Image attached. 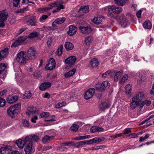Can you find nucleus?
<instances>
[{"label": "nucleus", "mask_w": 154, "mask_h": 154, "mask_svg": "<svg viewBox=\"0 0 154 154\" xmlns=\"http://www.w3.org/2000/svg\"><path fill=\"white\" fill-rule=\"evenodd\" d=\"M8 48H6L0 51V60L8 54Z\"/></svg>", "instance_id": "obj_22"}, {"label": "nucleus", "mask_w": 154, "mask_h": 154, "mask_svg": "<svg viewBox=\"0 0 154 154\" xmlns=\"http://www.w3.org/2000/svg\"><path fill=\"white\" fill-rule=\"evenodd\" d=\"M149 136V135L148 134H146L145 135L144 137H141L140 138V141L141 142L145 140L148 138Z\"/></svg>", "instance_id": "obj_53"}, {"label": "nucleus", "mask_w": 154, "mask_h": 154, "mask_svg": "<svg viewBox=\"0 0 154 154\" xmlns=\"http://www.w3.org/2000/svg\"><path fill=\"white\" fill-rule=\"evenodd\" d=\"M131 132V131L130 130V128H129L125 129L124 131V134H128Z\"/></svg>", "instance_id": "obj_59"}, {"label": "nucleus", "mask_w": 154, "mask_h": 154, "mask_svg": "<svg viewBox=\"0 0 154 154\" xmlns=\"http://www.w3.org/2000/svg\"><path fill=\"white\" fill-rule=\"evenodd\" d=\"M64 47L67 51L71 50L74 48L73 45L69 42H65L64 45Z\"/></svg>", "instance_id": "obj_27"}, {"label": "nucleus", "mask_w": 154, "mask_h": 154, "mask_svg": "<svg viewBox=\"0 0 154 154\" xmlns=\"http://www.w3.org/2000/svg\"><path fill=\"white\" fill-rule=\"evenodd\" d=\"M109 105L107 102H103L100 105V109L102 110H104L106 108L109 107Z\"/></svg>", "instance_id": "obj_32"}, {"label": "nucleus", "mask_w": 154, "mask_h": 154, "mask_svg": "<svg viewBox=\"0 0 154 154\" xmlns=\"http://www.w3.org/2000/svg\"><path fill=\"white\" fill-rule=\"evenodd\" d=\"M18 98V97L17 95L9 96L7 99V101L8 103H12L17 101Z\"/></svg>", "instance_id": "obj_20"}, {"label": "nucleus", "mask_w": 154, "mask_h": 154, "mask_svg": "<svg viewBox=\"0 0 154 154\" xmlns=\"http://www.w3.org/2000/svg\"><path fill=\"white\" fill-rule=\"evenodd\" d=\"M8 66L7 63H2L0 64V74L3 73Z\"/></svg>", "instance_id": "obj_34"}, {"label": "nucleus", "mask_w": 154, "mask_h": 154, "mask_svg": "<svg viewBox=\"0 0 154 154\" xmlns=\"http://www.w3.org/2000/svg\"><path fill=\"white\" fill-rule=\"evenodd\" d=\"M125 91L127 94H129L131 92V90L130 85H127L125 87Z\"/></svg>", "instance_id": "obj_41"}, {"label": "nucleus", "mask_w": 154, "mask_h": 154, "mask_svg": "<svg viewBox=\"0 0 154 154\" xmlns=\"http://www.w3.org/2000/svg\"><path fill=\"white\" fill-rule=\"evenodd\" d=\"M39 34V33L38 32H32L29 34L28 37L29 38L31 39L37 37Z\"/></svg>", "instance_id": "obj_40"}, {"label": "nucleus", "mask_w": 154, "mask_h": 154, "mask_svg": "<svg viewBox=\"0 0 154 154\" xmlns=\"http://www.w3.org/2000/svg\"><path fill=\"white\" fill-rule=\"evenodd\" d=\"M25 18H26V23L28 25L32 26H35L36 25V21L35 19L31 18L28 16L25 17Z\"/></svg>", "instance_id": "obj_14"}, {"label": "nucleus", "mask_w": 154, "mask_h": 154, "mask_svg": "<svg viewBox=\"0 0 154 154\" xmlns=\"http://www.w3.org/2000/svg\"><path fill=\"white\" fill-rule=\"evenodd\" d=\"M25 29H24V28L21 29L19 30V31H18V32L17 33V34L18 35H19L21 33H22L24 31H25Z\"/></svg>", "instance_id": "obj_64"}, {"label": "nucleus", "mask_w": 154, "mask_h": 154, "mask_svg": "<svg viewBox=\"0 0 154 154\" xmlns=\"http://www.w3.org/2000/svg\"><path fill=\"white\" fill-rule=\"evenodd\" d=\"M22 122H23V125L24 126L28 127L29 126V123L27 120H26V119L23 120Z\"/></svg>", "instance_id": "obj_55"}, {"label": "nucleus", "mask_w": 154, "mask_h": 154, "mask_svg": "<svg viewBox=\"0 0 154 154\" xmlns=\"http://www.w3.org/2000/svg\"><path fill=\"white\" fill-rule=\"evenodd\" d=\"M119 23L123 27H125L127 25L126 23L128 20L124 14L123 15H122V16L121 17L119 18Z\"/></svg>", "instance_id": "obj_21"}, {"label": "nucleus", "mask_w": 154, "mask_h": 154, "mask_svg": "<svg viewBox=\"0 0 154 154\" xmlns=\"http://www.w3.org/2000/svg\"><path fill=\"white\" fill-rule=\"evenodd\" d=\"M33 76H34V77H35L36 78H38L40 76V72L38 71V72H35L33 74Z\"/></svg>", "instance_id": "obj_58"}, {"label": "nucleus", "mask_w": 154, "mask_h": 154, "mask_svg": "<svg viewBox=\"0 0 154 154\" xmlns=\"http://www.w3.org/2000/svg\"><path fill=\"white\" fill-rule=\"evenodd\" d=\"M55 20L57 24H59L63 23L65 21L66 18L65 17H60L57 19Z\"/></svg>", "instance_id": "obj_38"}, {"label": "nucleus", "mask_w": 154, "mask_h": 154, "mask_svg": "<svg viewBox=\"0 0 154 154\" xmlns=\"http://www.w3.org/2000/svg\"><path fill=\"white\" fill-rule=\"evenodd\" d=\"M89 7L88 6H82L79 10L80 13H86L88 12Z\"/></svg>", "instance_id": "obj_31"}, {"label": "nucleus", "mask_w": 154, "mask_h": 154, "mask_svg": "<svg viewBox=\"0 0 154 154\" xmlns=\"http://www.w3.org/2000/svg\"><path fill=\"white\" fill-rule=\"evenodd\" d=\"M97 142L103 141L105 140V138L103 137H97Z\"/></svg>", "instance_id": "obj_60"}, {"label": "nucleus", "mask_w": 154, "mask_h": 154, "mask_svg": "<svg viewBox=\"0 0 154 154\" xmlns=\"http://www.w3.org/2000/svg\"><path fill=\"white\" fill-rule=\"evenodd\" d=\"M143 97V94L142 93L140 92L136 94V96L132 98V99L137 102V103H139L141 101Z\"/></svg>", "instance_id": "obj_18"}, {"label": "nucleus", "mask_w": 154, "mask_h": 154, "mask_svg": "<svg viewBox=\"0 0 154 154\" xmlns=\"http://www.w3.org/2000/svg\"><path fill=\"white\" fill-rule=\"evenodd\" d=\"M49 113L47 112H43L40 114L41 118L46 117L49 116Z\"/></svg>", "instance_id": "obj_49"}, {"label": "nucleus", "mask_w": 154, "mask_h": 154, "mask_svg": "<svg viewBox=\"0 0 154 154\" xmlns=\"http://www.w3.org/2000/svg\"><path fill=\"white\" fill-rule=\"evenodd\" d=\"M69 29L67 33L69 35H73L76 32L77 29L75 26L70 25L69 26Z\"/></svg>", "instance_id": "obj_17"}, {"label": "nucleus", "mask_w": 154, "mask_h": 154, "mask_svg": "<svg viewBox=\"0 0 154 154\" xmlns=\"http://www.w3.org/2000/svg\"><path fill=\"white\" fill-rule=\"evenodd\" d=\"M50 10L49 7L44 8H40L38 9V11L40 13H44L47 12Z\"/></svg>", "instance_id": "obj_43"}, {"label": "nucleus", "mask_w": 154, "mask_h": 154, "mask_svg": "<svg viewBox=\"0 0 154 154\" xmlns=\"http://www.w3.org/2000/svg\"><path fill=\"white\" fill-rule=\"evenodd\" d=\"M32 94L30 91H26L24 94V97L26 98H30L32 96Z\"/></svg>", "instance_id": "obj_44"}, {"label": "nucleus", "mask_w": 154, "mask_h": 154, "mask_svg": "<svg viewBox=\"0 0 154 154\" xmlns=\"http://www.w3.org/2000/svg\"><path fill=\"white\" fill-rule=\"evenodd\" d=\"M48 16L47 15H43L40 18L39 20L41 22H43L48 18Z\"/></svg>", "instance_id": "obj_48"}, {"label": "nucleus", "mask_w": 154, "mask_h": 154, "mask_svg": "<svg viewBox=\"0 0 154 154\" xmlns=\"http://www.w3.org/2000/svg\"><path fill=\"white\" fill-rule=\"evenodd\" d=\"M54 138L53 136L46 135L43 137L42 140V141L44 143H46L48 141L52 140Z\"/></svg>", "instance_id": "obj_29"}, {"label": "nucleus", "mask_w": 154, "mask_h": 154, "mask_svg": "<svg viewBox=\"0 0 154 154\" xmlns=\"http://www.w3.org/2000/svg\"><path fill=\"white\" fill-rule=\"evenodd\" d=\"M27 9V8H22L20 9H18L15 11V12L17 13H23L24 12V11L26 10Z\"/></svg>", "instance_id": "obj_54"}, {"label": "nucleus", "mask_w": 154, "mask_h": 154, "mask_svg": "<svg viewBox=\"0 0 154 154\" xmlns=\"http://www.w3.org/2000/svg\"><path fill=\"white\" fill-rule=\"evenodd\" d=\"M36 109L34 106H30L28 107L26 112V114L28 115L30 114H33L36 112Z\"/></svg>", "instance_id": "obj_24"}, {"label": "nucleus", "mask_w": 154, "mask_h": 154, "mask_svg": "<svg viewBox=\"0 0 154 154\" xmlns=\"http://www.w3.org/2000/svg\"><path fill=\"white\" fill-rule=\"evenodd\" d=\"M64 9V7L63 6V5H61L60 7H58L57 8V9L55 10H54L52 11V12L54 13L58 12L61 9Z\"/></svg>", "instance_id": "obj_46"}, {"label": "nucleus", "mask_w": 154, "mask_h": 154, "mask_svg": "<svg viewBox=\"0 0 154 154\" xmlns=\"http://www.w3.org/2000/svg\"><path fill=\"white\" fill-rule=\"evenodd\" d=\"M36 52L34 48H30L27 51L26 57L28 60L34 59L35 57Z\"/></svg>", "instance_id": "obj_6"}, {"label": "nucleus", "mask_w": 154, "mask_h": 154, "mask_svg": "<svg viewBox=\"0 0 154 154\" xmlns=\"http://www.w3.org/2000/svg\"><path fill=\"white\" fill-rule=\"evenodd\" d=\"M38 119V117L36 116H35L33 117L31 119V121L33 123H36V120Z\"/></svg>", "instance_id": "obj_62"}, {"label": "nucleus", "mask_w": 154, "mask_h": 154, "mask_svg": "<svg viewBox=\"0 0 154 154\" xmlns=\"http://www.w3.org/2000/svg\"><path fill=\"white\" fill-rule=\"evenodd\" d=\"M51 84L50 82H46L42 83L39 86V89L40 90L44 91L46 89L50 87Z\"/></svg>", "instance_id": "obj_19"}, {"label": "nucleus", "mask_w": 154, "mask_h": 154, "mask_svg": "<svg viewBox=\"0 0 154 154\" xmlns=\"http://www.w3.org/2000/svg\"><path fill=\"white\" fill-rule=\"evenodd\" d=\"M115 73V71L114 70H112L111 71H109V70H108L105 72L103 73L102 75V77L104 78H105L108 75H109L111 76L113 74V73Z\"/></svg>", "instance_id": "obj_35"}, {"label": "nucleus", "mask_w": 154, "mask_h": 154, "mask_svg": "<svg viewBox=\"0 0 154 154\" xmlns=\"http://www.w3.org/2000/svg\"><path fill=\"white\" fill-rule=\"evenodd\" d=\"M123 71L122 70L119 71L117 72H116L115 71V73H113L112 75L115 74V75L114 76V81L115 82H117L118 81V77L122 73Z\"/></svg>", "instance_id": "obj_37"}, {"label": "nucleus", "mask_w": 154, "mask_h": 154, "mask_svg": "<svg viewBox=\"0 0 154 154\" xmlns=\"http://www.w3.org/2000/svg\"><path fill=\"white\" fill-rule=\"evenodd\" d=\"M79 126L78 125L73 124L70 128V130L73 131H76L78 129Z\"/></svg>", "instance_id": "obj_39"}, {"label": "nucleus", "mask_w": 154, "mask_h": 154, "mask_svg": "<svg viewBox=\"0 0 154 154\" xmlns=\"http://www.w3.org/2000/svg\"><path fill=\"white\" fill-rule=\"evenodd\" d=\"M76 60V57L75 56H71L65 59V63H69L71 65H73Z\"/></svg>", "instance_id": "obj_15"}, {"label": "nucleus", "mask_w": 154, "mask_h": 154, "mask_svg": "<svg viewBox=\"0 0 154 154\" xmlns=\"http://www.w3.org/2000/svg\"><path fill=\"white\" fill-rule=\"evenodd\" d=\"M26 139L27 140L28 143L25 146L24 151L26 154H30L32 148V141L37 142L39 140L40 138L37 135L32 134L27 136Z\"/></svg>", "instance_id": "obj_1"}, {"label": "nucleus", "mask_w": 154, "mask_h": 154, "mask_svg": "<svg viewBox=\"0 0 154 154\" xmlns=\"http://www.w3.org/2000/svg\"><path fill=\"white\" fill-rule=\"evenodd\" d=\"M63 48V45H61L57 50L56 52V54L58 56H60L62 52Z\"/></svg>", "instance_id": "obj_42"}, {"label": "nucleus", "mask_w": 154, "mask_h": 154, "mask_svg": "<svg viewBox=\"0 0 154 154\" xmlns=\"http://www.w3.org/2000/svg\"><path fill=\"white\" fill-rule=\"evenodd\" d=\"M76 71V69L74 68L68 72L65 73L64 74L65 77L66 78H68L72 76L75 74Z\"/></svg>", "instance_id": "obj_25"}, {"label": "nucleus", "mask_w": 154, "mask_h": 154, "mask_svg": "<svg viewBox=\"0 0 154 154\" xmlns=\"http://www.w3.org/2000/svg\"><path fill=\"white\" fill-rule=\"evenodd\" d=\"M79 29L81 33L86 35L90 34L92 31V29L90 26H81L79 27Z\"/></svg>", "instance_id": "obj_8"}, {"label": "nucleus", "mask_w": 154, "mask_h": 154, "mask_svg": "<svg viewBox=\"0 0 154 154\" xmlns=\"http://www.w3.org/2000/svg\"><path fill=\"white\" fill-rule=\"evenodd\" d=\"M137 135L135 133H132L129 134L128 135L126 136V137H130L131 138H135L137 137Z\"/></svg>", "instance_id": "obj_57"}, {"label": "nucleus", "mask_w": 154, "mask_h": 154, "mask_svg": "<svg viewBox=\"0 0 154 154\" xmlns=\"http://www.w3.org/2000/svg\"><path fill=\"white\" fill-rule=\"evenodd\" d=\"M103 18L99 17H95L92 21L95 24H100L102 22Z\"/></svg>", "instance_id": "obj_26"}, {"label": "nucleus", "mask_w": 154, "mask_h": 154, "mask_svg": "<svg viewBox=\"0 0 154 154\" xmlns=\"http://www.w3.org/2000/svg\"><path fill=\"white\" fill-rule=\"evenodd\" d=\"M8 13L4 11H0V27L5 26V22L7 19Z\"/></svg>", "instance_id": "obj_7"}, {"label": "nucleus", "mask_w": 154, "mask_h": 154, "mask_svg": "<svg viewBox=\"0 0 154 154\" xmlns=\"http://www.w3.org/2000/svg\"><path fill=\"white\" fill-rule=\"evenodd\" d=\"M90 131L92 133H95L97 132V126H92L91 128L90 129Z\"/></svg>", "instance_id": "obj_51"}, {"label": "nucleus", "mask_w": 154, "mask_h": 154, "mask_svg": "<svg viewBox=\"0 0 154 154\" xmlns=\"http://www.w3.org/2000/svg\"><path fill=\"white\" fill-rule=\"evenodd\" d=\"M91 137V136L89 135H85L83 136H81L75 137L74 140H82L86 139H88Z\"/></svg>", "instance_id": "obj_36"}, {"label": "nucleus", "mask_w": 154, "mask_h": 154, "mask_svg": "<svg viewBox=\"0 0 154 154\" xmlns=\"http://www.w3.org/2000/svg\"><path fill=\"white\" fill-rule=\"evenodd\" d=\"M63 3L62 2H61L60 1L57 0L55 1L54 2L51 3L49 6L50 10L52 9L53 8L58 7H60L61 5H63L62 4Z\"/></svg>", "instance_id": "obj_16"}, {"label": "nucleus", "mask_w": 154, "mask_h": 154, "mask_svg": "<svg viewBox=\"0 0 154 154\" xmlns=\"http://www.w3.org/2000/svg\"><path fill=\"white\" fill-rule=\"evenodd\" d=\"M26 39V38L24 36H21L18 39L15 41V42L11 45V47L13 46L15 47L21 45Z\"/></svg>", "instance_id": "obj_10"}, {"label": "nucleus", "mask_w": 154, "mask_h": 154, "mask_svg": "<svg viewBox=\"0 0 154 154\" xmlns=\"http://www.w3.org/2000/svg\"><path fill=\"white\" fill-rule=\"evenodd\" d=\"M95 89L94 88L89 89L85 93V98L86 100L91 98L95 93Z\"/></svg>", "instance_id": "obj_9"}, {"label": "nucleus", "mask_w": 154, "mask_h": 154, "mask_svg": "<svg viewBox=\"0 0 154 154\" xmlns=\"http://www.w3.org/2000/svg\"><path fill=\"white\" fill-rule=\"evenodd\" d=\"M128 79V76L127 75H125L122 78L120 82L121 83H123L125 81H126Z\"/></svg>", "instance_id": "obj_47"}, {"label": "nucleus", "mask_w": 154, "mask_h": 154, "mask_svg": "<svg viewBox=\"0 0 154 154\" xmlns=\"http://www.w3.org/2000/svg\"><path fill=\"white\" fill-rule=\"evenodd\" d=\"M28 141L27 139H26V137L23 140L19 139L16 140V144L18 146L19 148H23L25 144L26 146V145Z\"/></svg>", "instance_id": "obj_13"}, {"label": "nucleus", "mask_w": 154, "mask_h": 154, "mask_svg": "<svg viewBox=\"0 0 154 154\" xmlns=\"http://www.w3.org/2000/svg\"><path fill=\"white\" fill-rule=\"evenodd\" d=\"M138 103L135 100H134L132 99V101L131 103L130 106L131 108H132L133 109H134L136 106L137 105Z\"/></svg>", "instance_id": "obj_45"}, {"label": "nucleus", "mask_w": 154, "mask_h": 154, "mask_svg": "<svg viewBox=\"0 0 154 154\" xmlns=\"http://www.w3.org/2000/svg\"><path fill=\"white\" fill-rule=\"evenodd\" d=\"M5 100L1 97H0V107H3L5 106Z\"/></svg>", "instance_id": "obj_52"}, {"label": "nucleus", "mask_w": 154, "mask_h": 154, "mask_svg": "<svg viewBox=\"0 0 154 154\" xmlns=\"http://www.w3.org/2000/svg\"><path fill=\"white\" fill-rule=\"evenodd\" d=\"M11 151V147L10 146H7L1 148L0 154H10Z\"/></svg>", "instance_id": "obj_12"}, {"label": "nucleus", "mask_w": 154, "mask_h": 154, "mask_svg": "<svg viewBox=\"0 0 154 154\" xmlns=\"http://www.w3.org/2000/svg\"><path fill=\"white\" fill-rule=\"evenodd\" d=\"M93 40V38L91 36H88L85 39L84 46L86 47H88Z\"/></svg>", "instance_id": "obj_23"}, {"label": "nucleus", "mask_w": 154, "mask_h": 154, "mask_svg": "<svg viewBox=\"0 0 154 154\" xmlns=\"http://www.w3.org/2000/svg\"><path fill=\"white\" fill-rule=\"evenodd\" d=\"M21 108V104L18 103L11 106L7 110L8 115L12 118L16 116Z\"/></svg>", "instance_id": "obj_2"}, {"label": "nucleus", "mask_w": 154, "mask_h": 154, "mask_svg": "<svg viewBox=\"0 0 154 154\" xmlns=\"http://www.w3.org/2000/svg\"><path fill=\"white\" fill-rule=\"evenodd\" d=\"M20 0H13V6L14 7H17L19 5Z\"/></svg>", "instance_id": "obj_50"}, {"label": "nucleus", "mask_w": 154, "mask_h": 154, "mask_svg": "<svg viewBox=\"0 0 154 154\" xmlns=\"http://www.w3.org/2000/svg\"><path fill=\"white\" fill-rule=\"evenodd\" d=\"M143 26L145 29H150L152 28V24L149 21H147L143 23Z\"/></svg>", "instance_id": "obj_33"}, {"label": "nucleus", "mask_w": 154, "mask_h": 154, "mask_svg": "<svg viewBox=\"0 0 154 154\" xmlns=\"http://www.w3.org/2000/svg\"><path fill=\"white\" fill-rule=\"evenodd\" d=\"M114 1L118 5L123 6L127 2L128 0H114Z\"/></svg>", "instance_id": "obj_30"}, {"label": "nucleus", "mask_w": 154, "mask_h": 154, "mask_svg": "<svg viewBox=\"0 0 154 154\" xmlns=\"http://www.w3.org/2000/svg\"><path fill=\"white\" fill-rule=\"evenodd\" d=\"M90 63L91 66L93 67L97 66L99 64L98 60L96 58L92 59L90 62Z\"/></svg>", "instance_id": "obj_28"}, {"label": "nucleus", "mask_w": 154, "mask_h": 154, "mask_svg": "<svg viewBox=\"0 0 154 154\" xmlns=\"http://www.w3.org/2000/svg\"><path fill=\"white\" fill-rule=\"evenodd\" d=\"M142 11L141 10H140L138 11L136 13V15L137 17L139 18L141 17V14Z\"/></svg>", "instance_id": "obj_63"}, {"label": "nucleus", "mask_w": 154, "mask_h": 154, "mask_svg": "<svg viewBox=\"0 0 154 154\" xmlns=\"http://www.w3.org/2000/svg\"><path fill=\"white\" fill-rule=\"evenodd\" d=\"M153 117H154V115H151V116H150L147 119H146L144 121L142 122L140 124V125H143V124H144L146 122L149 121V120L150 119H152V118H153Z\"/></svg>", "instance_id": "obj_56"}, {"label": "nucleus", "mask_w": 154, "mask_h": 154, "mask_svg": "<svg viewBox=\"0 0 154 154\" xmlns=\"http://www.w3.org/2000/svg\"><path fill=\"white\" fill-rule=\"evenodd\" d=\"M7 90L6 89L3 90L2 91L0 92V96H2L7 94Z\"/></svg>", "instance_id": "obj_61"}, {"label": "nucleus", "mask_w": 154, "mask_h": 154, "mask_svg": "<svg viewBox=\"0 0 154 154\" xmlns=\"http://www.w3.org/2000/svg\"><path fill=\"white\" fill-rule=\"evenodd\" d=\"M16 59L19 63L22 64H24L26 63V60H28L26 56H25L23 51H21L18 54Z\"/></svg>", "instance_id": "obj_4"}, {"label": "nucleus", "mask_w": 154, "mask_h": 154, "mask_svg": "<svg viewBox=\"0 0 154 154\" xmlns=\"http://www.w3.org/2000/svg\"><path fill=\"white\" fill-rule=\"evenodd\" d=\"M108 9L109 12L111 13L112 14H119L122 11V8L115 5L108 6Z\"/></svg>", "instance_id": "obj_5"}, {"label": "nucleus", "mask_w": 154, "mask_h": 154, "mask_svg": "<svg viewBox=\"0 0 154 154\" xmlns=\"http://www.w3.org/2000/svg\"><path fill=\"white\" fill-rule=\"evenodd\" d=\"M56 63L55 60L53 58H51L48 63L46 65V68L48 70H52L55 67Z\"/></svg>", "instance_id": "obj_11"}, {"label": "nucleus", "mask_w": 154, "mask_h": 154, "mask_svg": "<svg viewBox=\"0 0 154 154\" xmlns=\"http://www.w3.org/2000/svg\"><path fill=\"white\" fill-rule=\"evenodd\" d=\"M110 86V84L108 81H103L101 85L98 84L96 86V89L100 91H103L108 88Z\"/></svg>", "instance_id": "obj_3"}]
</instances>
